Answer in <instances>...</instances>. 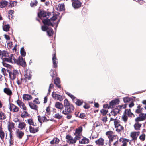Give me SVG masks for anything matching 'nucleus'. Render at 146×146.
<instances>
[{
  "mask_svg": "<svg viewBox=\"0 0 146 146\" xmlns=\"http://www.w3.org/2000/svg\"><path fill=\"white\" fill-rule=\"evenodd\" d=\"M10 28V25L8 24L4 25L3 27V30L7 32L9 30Z\"/></svg>",
  "mask_w": 146,
  "mask_h": 146,
  "instance_id": "a878e982",
  "label": "nucleus"
},
{
  "mask_svg": "<svg viewBox=\"0 0 146 146\" xmlns=\"http://www.w3.org/2000/svg\"><path fill=\"white\" fill-rule=\"evenodd\" d=\"M139 117L143 121L146 118V114H144L143 113L139 114Z\"/></svg>",
  "mask_w": 146,
  "mask_h": 146,
  "instance_id": "473e14b6",
  "label": "nucleus"
},
{
  "mask_svg": "<svg viewBox=\"0 0 146 146\" xmlns=\"http://www.w3.org/2000/svg\"><path fill=\"white\" fill-rule=\"evenodd\" d=\"M66 139H67V142L69 143L73 144L76 142V140L74 139L71 135H66Z\"/></svg>",
  "mask_w": 146,
  "mask_h": 146,
  "instance_id": "39448f33",
  "label": "nucleus"
},
{
  "mask_svg": "<svg viewBox=\"0 0 146 146\" xmlns=\"http://www.w3.org/2000/svg\"><path fill=\"white\" fill-rule=\"evenodd\" d=\"M119 102V100L118 99L116 98L111 101L110 103V105L112 108H113V106L118 104Z\"/></svg>",
  "mask_w": 146,
  "mask_h": 146,
  "instance_id": "423d86ee",
  "label": "nucleus"
},
{
  "mask_svg": "<svg viewBox=\"0 0 146 146\" xmlns=\"http://www.w3.org/2000/svg\"><path fill=\"white\" fill-rule=\"evenodd\" d=\"M2 63L3 64V65L4 66L7 68H11V65L9 64H7L5 62H2Z\"/></svg>",
  "mask_w": 146,
  "mask_h": 146,
  "instance_id": "de8ad7c7",
  "label": "nucleus"
},
{
  "mask_svg": "<svg viewBox=\"0 0 146 146\" xmlns=\"http://www.w3.org/2000/svg\"><path fill=\"white\" fill-rule=\"evenodd\" d=\"M8 130L9 132L11 131L12 129L14 127V124L13 123H10L8 125Z\"/></svg>",
  "mask_w": 146,
  "mask_h": 146,
  "instance_id": "5701e85b",
  "label": "nucleus"
},
{
  "mask_svg": "<svg viewBox=\"0 0 146 146\" xmlns=\"http://www.w3.org/2000/svg\"><path fill=\"white\" fill-rule=\"evenodd\" d=\"M101 113L103 116H105L106 115L108 112V110H106L104 109H102L100 111Z\"/></svg>",
  "mask_w": 146,
  "mask_h": 146,
  "instance_id": "58836bf2",
  "label": "nucleus"
},
{
  "mask_svg": "<svg viewBox=\"0 0 146 146\" xmlns=\"http://www.w3.org/2000/svg\"><path fill=\"white\" fill-rule=\"evenodd\" d=\"M56 99H57V100H58L60 101H62L63 100V98L62 96L58 94V95L57 96Z\"/></svg>",
  "mask_w": 146,
  "mask_h": 146,
  "instance_id": "bf43d9fd",
  "label": "nucleus"
},
{
  "mask_svg": "<svg viewBox=\"0 0 146 146\" xmlns=\"http://www.w3.org/2000/svg\"><path fill=\"white\" fill-rule=\"evenodd\" d=\"M130 137L132 138V140H130V141H131L133 140H136L138 135H137L136 132H132L131 133Z\"/></svg>",
  "mask_w": 146,
  "mask_h": 146,
  "instance_id": "9d476101",
  "label": "nucleus"
},
{
  "mask_svg": "<svg viewBox=\"0 0 146 146\" xmlns=\"http://www.w3.org/2000/svg\"><path fill=\"white\" fill-rule=\"evenodd\" d=\"M5 136V133L2 130H0V137L2 139L4 138Z\"/></svg>",
  "mask_w": 146,
  "mask_h": 146,
  "instance_id": "a18cd8bd",
  "label": "nucleus"
},
{
  "mask_svg": "<svg viewBox=\"0 0 146 146\" xmlns=\"http://www.w3.org/2000/svg\"><path fill=\"white\" fill-rule=\"evenodd\" d=\"M132 100L133 98H132L128 97L124 98L123 99V101L125 103L128 102Z\"/></svg>",
  "mask_w": 146,
  "mask_h": 146,
  "instance_id": "c756f323",
  "label": "nucleus"
},
{
  "mask_svg": "<svg viewBox=\"0 0 146 146\" xmlns=\"http://www.w3.org/2000/svg\"><path fill=\"white\" fill-rule=\"evenodd\" d=\"M8 58H5L2 59V62H7L10 63H11V58H10V57H8Z\"/></svg>",
  "mask_w": 146,
  "mask_h": 146,
  "instance_id": "f704fd0d",
  "label": "nucleus"
},
{
  "mask_svg": "<svg viewBox=\"0 0 146 146\" xmlns=\"http://www.w3.org/2000/svg\"><path fill=\"white\" fill-rule=\"evenodd\" d=\"M85 117V114L83 113H81L79 116V117L81 119H84Z\"/></svg>",
  "mask_w": 146,
  "mask_h": 146,
  "instance_id": "0e129e2a",
  "label": "nucleus"
},
{
  "mask_svg": "<svg viewBox=\"0 0 146 146\" xmlns=\"http://www.w3.org/2000/svg\"><path fill=\"white\" fill-rule=\"evenodd\" d=\"M71 0L72 2V5L75 9H77L81 7L82 3L80 1V0Z\"/></svg>",
  "mask_w": 146,
  "mask_h": 146,
  "instance_id": "f257e3e1",
  "label": "nucleus"
},
{
  "mask_svg": "<svg viewBox=\"0 0 146 146\" xmlns=\"http://www.w3.org/2000/svg\"><path fill=\"white\" fill-rule=\"evenodd\" d=\"M71 105L69 103L68 99H66L64 101V106L65 107H68L70 106Z\"/></svg>",
  "mask_w": 146,
  "mask_h": 146,
  "instance_id": "7c9ffc66",
  "label": "nucleus"
},
{
  "mask_svg": "<svg viewBox=\"0 0 146 146\" xmlns=\"http://www.w3.org/2000/svg\"><path fill=\"white\" fill-rule=\"evenodd\" d=\"M6 118V116L5 113L1 111H0V120H4Z\"/></svg>",
  "mask_w": 146,
  "mask_h": 146,
  "instance_id": "393cba45",
  "label": "nucleus"
},
{
  "mask_svg": "<svg viewBox=\"0 0 146 146\" xmlns=\"http://www.w3.org/2000/svg\"><path fill=\"white\" fill-rule=\"evenodd\" d=\"M47 12L44 10H40V11L38 13V16L41 20L44 19V17H46Z\"/></svg>",
  "mask_w": 146,
  "mask_h": 146,
  "instance_id": "20e7f679",
  "label": "nucleus"
},
{
  "mask_svg": "<svg viewBox=\"0 0 146 146\" xmlns=\"http://www.w3.org/2000/svg\"><path fill=\"white\" fill-rule=\"evenodd\" d=\"M16 135L17 137L19 139H21L24 135V133L21 131H19V129L16 131Z\"/></svg>",
  "mask_w": 146,
  "mask_h": 146,
  "instance_id": "1a4fd4ad",
  "label": "nucleus"
},
{
  "mask_svg": "<svg viewBox=\"0 0 146 146\" xmlns=\"http://www.w3.org/2000/svg\"><path fill=\"white\" fill-rule=\"evenodd\" d=\"M57 15L56 14L54 15H53L52 17L50 18V19L51 21H54L57 19Z\"/></svg>",
  "mask_w": 146,
  "mask_h": 146,
  "instance_id": "09e8293b",
  "label": "nucleus"
},
{
  "mask_svg": "<svg viewBox=\"0 0 146 146\" xmlns=\"http://www.w3.org/2000/svg\"><path fill=\"white\" fill-rule=\"evenodd\" d=\"M17 103L18 105L20 107H21L22 105L24 106V103L19 100H18L17 101Z\"/></svg>",
  "mask_w": 146,
  "mask_h": 146,
  "instance_id": "603ef678",
  "label": "nucleus"
},
{
  "mask_svg": "<svg viewBox=\"0 0 146 146\" xmlns=\"http://www.w3.org/2000/svg\"><path fill=\"white\" fill-rule=\"evenodd\" d=\"M27 122L30 125H32L33 126H35V125H34L33 121L31 119H29L27 120Z\"/></svg>",
  "mask_w": 146,
  "mask_h": 146,
  "instance_id": "a19ab883",
  "label": "nucleus"
},
{
  "mask_svg": "<svg viewBox=\"0 0 146 146\" xmlns=\"http://www.w3.org/2000/svg\"><path fill=\"white\" fill-rule=\"evenodd\" d=\"M8 2L5 0L3 1L0 2V7L3 8L6 7L8 5Z\"/></svg>",
  "mask_w": 146,
  "mask_h": 146,
  "instance_id": "2eb2a0df",
  "label": "nucleus"
},
{
  "mask_svg": "<svg viewBox=\"0 0 146 146\" xmlns=\"http://www.w3.org/2000/svg\"><path fill=\"white\" fill-rule=\"evenodd\" d=\"M120 122V121L119 120L117 119L116 118H115L114 119V125H115V128H116V127H117V125Z\"/></svg>",
  "mask_w": 146,
  "mask_h": 146,
  "instance_id": "49530a36",
  "label": "nucleus"
},
{
  "mask_svg": "<svg viewBox=\"0 0 146 146\" xmlns=\"http://www.w3.org/2000/svg\"><path fill=\"white\" fill-rule=\"evenodd\" d=\"M53 66L55 68L57 67V59L56 58V54L54 53L53 54V56L52 58Z\"/></svg>",
  "mask_w": 146,
  "mask_h": 146,
  "instance_id": "6e6552de",
  "label": "nucleus"
},
{
  "mask_svg": "<svg viewBox=\"0 0 146 146\" xmlns=\"http://www.w3.org/2000/svg\"><path fill=\"white\" fill-rule=\"evenodd\" d=\"M42 22L44 25H46L48 27L52 26L54 27V25L53 23L52 22L50 19H49L48 18H46L43 19Z\"/></svg>",
  "mask_w": 146,
  "mask_h": 146,
  "instance_id": "7ed1b4c3",
  "label": "nucleus"
},
{
  "mask_svg": "<svg viewBox=\"0 0 146 146\" xmlns=\"http://www.w3.org/2000/svg\"><path fill=\"white\" fill-rule=\"evenodd\" d=\"M115 111V110L113 109L111 112V114L112 115L115 116L117 114Z\"/></svg>",
  "mask_w": 146,
  "mask_h": 146,
  "instance_id": "338daca9",
  "label": "nucleus"
},
{
  "mask_svg": "<svg viewBox=\"0 0 146 146\" xmlns=\"http://www.w3.org/2000/svg\"><path fill=\"white\" fill-rule=\"evenodd\" d=\"M108 138L109 139V144H111V143L113 140L114 137L112 135H110L108 136Z\"/></svg>",
  "mask_w": 146,
  "mask_h": 146,
  "instance_id": "864d4df0",
  "label": "nucleus"
},
{
  "mask_svg": "<svg viewBox=\"0 0 146 146\" xmlns=\"http://www.w3.org/2000/svg\"><path fill=\"white\" fill-rule=\"evenodd\" d=\"M38 121L40 122L41 123V124L42 125V117H41L40 116H38Z\"/></svg>",
  "mask_w": 146,
  "mask_h": 146,
  "instance_id": "13d9d810",
  "label": "nucleus"
},
{
  "mask_svg": "<svg viewBox=\"0 0 146 146\" xmlns=\"http://www.w3.org/2000/svg\"><path fill=\"white\" fill-rule=\"evenodd\" d=\"M15 3V5H17V3L16 1H10L9 2V5H8V7L11 8L13 7L14 6V3Z\"/></svg>",
  "mask_w": 146,
  "mask_h": 146,
  "instance_id": "c85d7f7f",
  "label": "nucleus"
},
{
  "mask_svg": "<svg viewBox=\"0 0 146 146\" xmlns=\"http://www.w3.org/2000/svg\"><path fill=\"white\" fill-rule=\"evenodd\" d=\"M30 108L32 109L37 110H38V106L37 105L33 104L32 102H29V104Z\"/></svg>",
  "mask_w": 146,
  "mask_h": 146,
  "instance_id": "9b49d317",
  "label": "nucleus"
},
{
  "mask_svg": "<svg viewBox=\"0 0 146 146\" xmlns=\"http://www.w3.org/2000/svg\"><path fill=\"white\" fill-rule=\"evenodd\" d=\"M38 4V1L37 0H34L31 1L30 3V5L31 7H33L37 6Z\"/></svg>",
  "mask_w": 146,
  "mask_h": 146,
  "instance_id": "4be33fe9",
  "label": "nucleus"
},
{
  "mask_svg": "<svg viewBox=\"0 0 146 146\" xmlns=\"http://www.w3.org/2000/svg\"><path fill=\"white\" fill-rule=\"evenodd\" d=\"M54 84L55 85L59 84L60 82V79L58 78H57L56 79L54 80Z\"/></svg>",
  "mask_w": 146,
  "mask_h": 146,
  "instance_id": "c03bdc74",
  "label": "nucleus"
},
{
  "mask_svg": "<svg viewBox=\"0 0 146 146\" xmlns=\"http://www.w3.org/2000/svg\"><path fill=\"white\" fill-rule=\"evenodd\" d=\"M145 134H143L141 135L139 137V138L141 140L143 141H144L145 139Z\"/></svg>",
  "mask_w": 146,
  "mask_h": 146,
  "instance_id": "3c124183",
  "label": "nucleus"
},
{
  "mask_svg": "<svg viewBox=\"0 0 146 146\" xmlns=\"http://www.w3.org/2000/svg\"><path fill=\"white\" fill-rule=\"evenodd\" d=\"M12 107L13 108V112H17L19 111V108L18 107L14 105L13 104H12Z\"/></svg>",
  "mask_w": 146,
  "mask_h": 146,
  "instance_id": "4c0bfd02",
  "label": "nucleus"
},
{
  "mask_svg": "<svg viewBox=\"0 0 146 146\" xmlns=\"http://www.w3.org/2000/svg\"><path fill=\"white\" fill-rule=\"evenodd\" d=\"M103 108H108V109L110 108H112V107H111L110 105L108 106V104H104L103 105Z\"/></svg>",
  "mask_w": 146,
  "mask_h": 146,
  "instance_id": "052dcab7",
  "label": "nucleus"
},
{
  "mask_svg": "<svg viewBox=\"0 0 146 146\" xmlns=\"http://www.w3.org/2000/svg\"><path fill=\"white\" fill-rule=\"evenodd\" d=\"M49 27L48 26L44 25L41 27V29L44 31H46Z\"/></svg>",
  "mask_w": 146,
  "mask_h": 146,
  "instance_id": "c9c22d12",
  "label": "nucleus"
},
{
  "mask_svg": "<svg viewBox=\"0 0 146 146\" xmlns=\"http://www.w3.org/2000/svg\"><path fill=\"white\" fill-rule=\"evenodd\" d=\"M76 136L75 137L74 139H76V141L77 140L81 138L80 134H76Z\"/></svg>",
  "mask_w": 146,
  "mask_h": 146,
  "instance_id": "5fc2aeb1",
  "label": "nucleus"
},
{
  "mask_svg": "<svg viewBox=\"0 0 146 146\" xmlns=\"http://www.w3.org/2000/svg\"><path fill=\"white\" fill-rule=\"evenodd\" d=\"M55 106L57 108L60 109H62L63 108V106L61 103L56 102L55 104Z\"/></svg>",
  "mask_w": 146,
  "mask_h": 146,
  "instance_id": "a211bd4d",
  "label": "nucleus"
},
{
  "mask_svg": "<svg viewBox=\"0 0 146 146\" xmlns=\"http://www.w3.org/2000/svg\"><path fill=\"white\" fill-rule=\"evenodd\" d=\"M2 57H9L10 55L9 53L7 52L5 50L2 51Z\"/></svg>",
  "mask_w": 146,
  "mask_h": 146,
  "instance_id": "cd10ccee",
  "label": "nucleus"
},
{
  "mask_svg": "<svg viewBox=\"0 0 146 146\" xmlns=\"http://www.w3.org/2000/svg\"><path fill=\"white\" fill-rule=\"evenodd\" d=\"M46 32L48 36L50 37L52 36L54 34V31L52 28L51 27L49 28Z\"/></svg>",
  "mask_w": 146,
  "mask_h": 146,
  "instance_id": "ddd939ff",
  "label": "nucleus"
},
{
  "mask_svg": "<svg viewBox=\"0 0 146 146\" xmlns=\"http://www.w3.org/2000/svg\"><path fill=\"white\" fill-rule=\"evenodd\" d=\"M18 74V72L16 70H14L12 73L13 77L12 80H14L16 76Z\"/></svg>",
  "mask_w": 146,
  "mask_h": 146,
  "instance_id": "aec40b11",
  "label": "nucleus"
},
{
  "mask_svg": "<svg viewBox=\"0 0 146 146\" xmlns=\"http://www.w3.org/2000/svg\"><path fill=\"white\" fill-rule=\"evenodd\" d=\"M38 100V98H35V99L33 100V102H35L36 104H40V102L39 101H36L37 100Z\"/></svg>",
  "mask_w": 146,
  "mask_h": 146,
  "instance_id": "69168bd1",
  "label": "nucleus"
},
{
  "mask_svg": "<svg viewBox=\"0 0 146 146\" xmlns=\"http://www.w3.org/2000/svg\"><path fill=\"white\" fill-rule=\"evenodd\" d=\"M4 92L7 95L11 96L12 94V92L10 89L8 88H5L4 89Z\"/></svg>",
  "mask_w": 146,
  "mask_h": 146,
  "instance_id": "f3484780",
  "label": "nucleus"
},
{
  "mask_svg": "<svg viewBox=\"0 0 146 146\" xmlns=\"http://www.w3.org/2000/svg\"><path fill=\"white\" fill-rule=\"evenodd\" d=\"M126 110V114L128 116L132 117L133 115H134L133 113L131 112L130 109H129L128 110Z\"/></svg>",
  "mask_w": 146,
  "mask_h": 146,
  "instance_id": "72a5a7b5",
  "label": "nucleus"
},
{
  "mask_svg": "<svg viewBox=\"0 0 146 146\" xmlns=\"http://www.w3.org/2000/svg\"><path fill=\"white\" fill-rule=\"evenodd\" d=\"M17 64L20 65L25 67L26 66V64L24 59L21 56H19L16 61V63Z\"/></svg>",
  "mask_w": 146,
  "mask_h": 146,
  "instance_id": "f03ea898",
  "label": "nucleus"
},
{
  "mask_svg": "<svg viewBox=\"0 0 146 146\" xmlns=\"http://www.w3.org/2000/svg\"><path fill=\"white\" fill-rule=\"evenodd\" d=\"M126 110H127L125 109V111L124 113L123 116L122 118L123 120L125 122H126V121H127L128 119V118L127 116L126 115Z\"/></svg>",
  "mask_w": 146,
  "mask_h": 146,
  "instance_id": "b1692460",
  "label": "nucleus"
},
{
  "mask_svg": "<svg viewBox=\"0 0 146 146\" xmlns=\"http://www.w3.org/2000/svg\"><path fill=\"white\" fill-rule=\"evenodd\" d=\"M23 98L25 100H31L32 98L31 95L25 94L23 95Z\"/></svg>",
  "mask_w": 146,
  "mask_h": 146,
  "instance_id": "f8f14e48",
  "label": "nucleus"
},
{
  "mask_svg": "<svg viewBox=\"0 0 146 146\" xmlns=\"http://www.w3.org/2000/svg\"><path fill=\"white\" fill-rule=\"evenodd\" d=\"M135 113L137 114H140L142 113V111H141L139 108H137L135 111Z\"/></svg>",
  "mask_w": 146,
  "mask_h": 146,
  "instance_id": "680f3d73",
  "label": "nucleus"
},
{
  "mask_svg": "<svg viewBox=\"0 0 146 146\" xmlns=\"http://www.w3.org/2000/svg\"><path fill=\"white\" fill-rule=\"evenodd\" d=\"M20 53L21 56L23 57H25L26 55V52L25 51L23 47H22L20 51Z\"/></svg>",
  "mask_w": 146,
  "mask_h": 146,
  "instance_id": "bb28decb",
  "label": "nucleus"
},
{
  "mask_svg": "<svg viewBox=\"0 0 146 146\" xmlns=\"http://www.w3.org/2000/svg\"><path fill=\"white\" fill-rule=\"evenodd\" d=\"M9 57H10V58H11V63L12 62V60H13V62H14L15 63H16V61H17V60L15 59L13 56V54H11Z\"/></svg>",
  "mask_w": 146,
  "mask_h": 146,
  "instance_id": "37998d69",
  "label": "nucleus"
},
{
  "mask_svg": "<svg viewBox=\"0 0 146 146\" xmlns=\"http://www.w3.org/2000/svg\"><path fill=\"white\" fill-rule=\"evenodd\" d=\"M135 121L136 122H137V123H138V122L139 121H143L140 117H139H139H137L135 119Z\"/></svg>",
  "mask_w": 146,
  "mask_h": 146,
  "instance_id": "4d7b16f0",
  "label": "nucleus"
},
{
  "mask_svg": "<svg viewBox=\"0 0 146 146\" xmlns=\"http://www.w3.org/2000/svg\"><path fill=\"white\" fill-rule=\"evenodd\" d=\"M58 94L56 93V92H53L52 93V97L54 99H56L57 98V96H58Z\"/></svg>",
  "mask_w": 146,
  "mask_h": 146,
  "instance_id": "79ce46f5",
  "label": "nucleus"
},
{
  "mask_svg": "<svg viewBox=\"0 0 146 146\" xmlns=\"http://www.w3.org/2000/svg\"><path fill=\"white\" fill-rule=\"evenodd\" d=\"M26 125V124L24 122L20 123L19 124L18 127L21 130L25 127Z\"/></svg>",
  "mask_w": 146,
  "mask_h": 146,
  "instance_id": "2f4dec72",
  "label": "nucleus"
},
{
  "mask_svg": "<svg viewBox=\"0 0 146 146\" xmlns=\"http://www.w3.org/2000/svg\"><path fill=\"white\" fill-rule=\"evenodd\" d=\"M142 124L138 123H135L134 125L135 129V130H138L140 129V128L141 127Z\"/></svg>",
  "mask_w": 146,
  "mask_h": 146,
  "instance_id": "412c9836",
  "label": "nucleus"
},
{
  "mask_svg": "<svg viewBox=\"0 0 146 146\" xmlns=\"http://www.w3.org/2000/svg\"><path fill=\"white\" fill-rule=\"evenodd\" d=\"M82 130V127L81 126L79 127L78 128H77L75 132L74 133L75 135H76V134H80Z\"/></svg>",
  "mask_w": 146,
  "mask_h": 146,
  "instance_id": "6ab92c4d",
  "label": "nucleus"
},
{
  "mask_svg": "<svg viewBox=\"0 0 146 146\" xmlns=\"http://www.w3.org/2000/svg\"><path fill=\"white\" fill-rule=\"evenodd\" d=\"M7 70L5 69L4 68H2L1 70V72L3 73V74L5 75L6 74L5 72Z\"/></svg>",
  "mask_w": 146,
  "mask_h": 146,
  "instance_id": "774afa93",
  "label": "nucleus"
},
{
  "mask_svg": "<svg viewBox=\"0 0 146 146\" xmlns=\"http://www.w3.org/2000/svg\"><path fill=\"white\" fill-rule=\"evenodd\" d=\"M38 127L36 128H34L32 126H30L29 127V131L31 133H35L36 132H37L38 131Z\"/></svg>",
  "mask_w": 146,
  "mask_h": 146,
  "instance_id": "dca6fc26",
  "label": "nucleus"
},
{
  "mask_svg": "<svg viewBox=\"0 0 146 146\" xmlns=\"http://www.w3.org/2000/svg\"><path fill=\"white\" fill-rule=\"evenodd\" d=\"M76 104L78 106L81 105L83 103V101L79 99H76Z\"/></svg>",
  "mask_w": 146,
  "mask_h": 146,
  "instance_id": "ea45409f",
  "label": "nucleus"
},
{
  "mask_svg": "<svg viewBox=\"0 0 146 146\" xmlns=\"http://www.w3.org/2000/svg\"><path fill=\"white\" fill-rule=\"evenodd\" d=\"M58 7L60 11H62L65 10V6L64 4H59Z\"/></svg>",
  "mask_w": 146,
  "mask_h": 146,
  "instance_id": "e433bc0d",
  "label": "nucleus"
},
{
  "mask_svg": "<svg viewBox=\"0 0 146 146\" xmlns=\"http://www.w3.org/2000/svg\"><path fill=\"white\" fill-rule=\"evenodd\" d=\"M95 143L97 144L102 145L104 144V140L102 138H101L96 141Z\"/></svg>",
  "mask_w": 146,
  "mask_h": 146,
  "instance_id": "4468645a",
  "label": "nucleus"
},
{
  "mask_svg": "<svg viewBox=\"0 0 146 146\" xmlns=\"http://www.w3.org/2000/svg\"><path fill=\"white\" fill-rule=\"evenodd\" d=\"M54 117L55 118L60 119L62 117V116H60L58 113H56L54 115Z\"/></svg>",
  "mask_w": 146,
  "mask_h": 146,
  "instance_id": "6e6d98bb",
  "label": "nucleus"
},
{
  "mask_svg": "<svg viewBox=\"0 0 146 146\" xmlns=\"http://www.w3.org/2000/svg\"><path fill=\"white\" fill-rule=\"evenodd\" d=\"M82 140L83 141L84 144L88 143L89 142V139L85 137H83V138L82 139Z\"/></svg>",
  "mask_w": 146,
  "mask_h": 146,
  "instance_id": "8fccbe9b",
  "label": "nucleus"
},
{
  "mask_svg": "<svg viewBox=\"0 0 146 146\" xmlns=\"http://www.w3.org/2000/svg\"><path fill=\"white\" fill-rule=\"evenodd\" d=\"M50 75L52 78L54 77L55 76V74H54V71L52 69L50 71Z\"/></svg>",
  "mask_w": 146,
  "mask_h": 146,
  "instance_id": "e2e57ef3",
  "label": "nucleus"
},
{
  "mask_svg": "<svg viewBox=\"0 0 146 146\" xmlns=\"http://www.w3.org/2000/svg\"><path fill=\"white\" fill-rule=\"evenodd\" d=\"M74 108V106L72 105H71L70 106L65 107V110L66 111L68 115H69L72 112V110H73Z\"/></svg>",
  "mask_w": 146,
  "mask_h": 146,
  "instance_id": "0eeeda50",
  "label": "nucleus"
}]
</instances>
